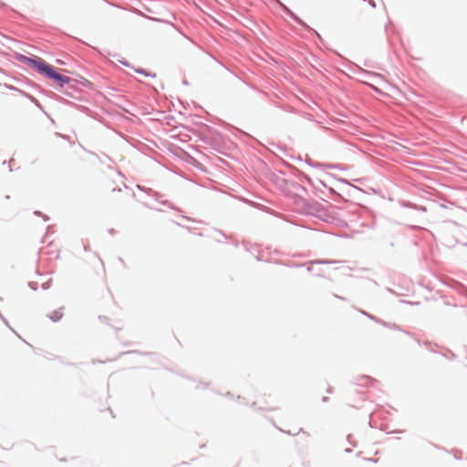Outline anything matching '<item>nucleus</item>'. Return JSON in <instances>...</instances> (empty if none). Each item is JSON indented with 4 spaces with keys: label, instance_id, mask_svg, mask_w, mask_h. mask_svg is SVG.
<instances>
[{
    "label": "nucleus",
    "instance_id": "nucleus-1",
    "mask_svg": "<svg viewBox=\"0 0 467 467\" xmlns=\"http://www.w3.org/2000/svg\"><path fill=\"white\" fill-rule=\"evenodd\" d=\"M39 75L52 80L59 88H64L66 83L69 82V77L63 75L58 68L47 62L45 64Z\"/></svg>",
    "mask_w": 467,
    "mask_h": 467
},
{
    "label": "nucleus",
    "instance_id": "nucleus-2",
    "mask_svg": "<svg viewBox=\"0 0 467 467\" xmlns=\"http://www.w3.org/2000/svg\"><path fill=\"white\" fill-rule=\"evenodd\" d=\"M15 59L22 64L26 65L31 69H34L36 73L40 74L41 70L43 69L45 64L47 63L46 60L43 58L31 55V56H26L24 54L16 53Z\"/></svg>",
    "mask_w": 467,
    "mask_h": 467
},
{
    "label": "nucleus",
    "instance_id": "nucleus-3",
    "mask_svg": "<svg viewBox=\"0 0 467 467\" xmlns=\"http://www.w3.org/2000/svg\"><path fill=\"white\" fill-rule=\"evenodd\" d=\"M281 9L282 11L288 16L291 19H293L296 23H297L299 26L304 27L306 31L313 34L317 38L323 42L322 36L319 35L317 31H316L314 28H312L310 26H308L304 20H302L296 14H295L291 9H289L285 4H283L280 0H277L275 2Z\"/></svg>",
    "mask_w": 467,
    "mask_h": 467
},
{
    "label": "nucleus",
    "instance_id": "nucleus-4",
    "mask_svg": "<svg viewBox=\"0 0 467 467\" xmlns=\"http://www.w3.org/2000/svg\"><path fill=\"white\" fill-rule=\"evenodd\" d=\"M210 144L213 150L222 152L223 150H230L234 144L221 132L213 130Z\"/></svg>",
    "mask_w": 467,
    "mask_h": 467
},
{
    "label": "nucleus",
    "instance_id": "nucleus-5",
    "mask_svg": "<svg viewBox=\"0 0 467 467\" xmlns=\"http://www.w3.org/2000/svg\"><path fill=\"white\" fill-rule=\"evenodd\" d=\"M306 163L309 165L310 167L316 168L321 172H324L326 175H333L332 173L328 172L327 170H337L340 171H348V166L343 164V163H326V162H318L315 161L309 158H306Z\"/></svg>",
    "mask_w": 467,
    "mask_h": 467
},
{
    "label": "nucleus",
    "instance_id": "nucleus-6",
    "mask_svg": "<svg viewBox=\"0 0 467 467\" xmlns=\"http://www.w3.org/2000/svg\"><path fill=\"white\" fill-rule=\"evenodd\" d=\"M306 163L309 165L310 167L316 168L321 172H324L326 175H333L332 173L328 172L327 170H337L340 171H348V166L343 164V163H326V162H318L315 161L309 158H306Z\"/></svg>",
    "mask_w": 467,
    "mask_h": 467
},
{
    "label": "nucleus",
    "instance_id": "nucleus-7",
    "mask_svg": "<svg viewBox=\"0 0 467 467\" xmlns=\"http://www.w3.org/2000/svg\"><path fill=\"white\" fill-rule=\"evenodd\" d=\"M91 85V83L86 79L85 78H80V79L73 78L69 77V82L66 83V86H67L68 88L77 90L78 89L79 86L88 88Z\"/></svg>",
    "mask_w": 467,
    "mask_h": 467
},
{
    "label": "nucleus",
    "instance_id": "nucleus-8",
    "mask_svg": "<svg viewBox=\"0 0 467 467\" xmlns=\"http://www.w3.org/2000/svg\"><path fill=\"white\" fill-rule=\"evenodd\" d=\"M21 94L24 97H26L27 99H29L32 103H34L39 109L44 111V108L42 107V105L39 103V101L34 96H32L31 94H29L26 91H21Z\"/></svg>",
    "mask_w": 467,
    "mask_h": 467
},
{
    "label": "nucleus",
    "instance_id": "nucleus-9",
    "mask_svg": "<svg viewBox=\"0 0 467 467\" xmlns=\"http://www.w3.org/2000/svg\"><path fill=\"white\" fill-rule=\"evenodd\" d=\"M385 30H386L388 38H389L390 33L394 34L396 32V28L394 27L393 23L390 19H389L387 24L385 25Z\"/></svg>",
    "mask_w": 467,
    "mask_h": 467
},
{
    "label": "nucleus",
    "instance_id": "nucleus-10",
    "mask_svg": "<svg viewBox=\"0 0 467 467\" xmlns=\"http://www.w3.org/2000/svg\"><path fill=\"white\" fill-rule=\"evenodd\" d=\"M138 74H140V75H144L146 77H150V78H154L155 77V74L154 73H151V72H148L146 69L144 68H138L135 70Z\"/></svg>",
    "mask_w": 467,
    "mask_h": 467
},
{
    "label": "nucleus",
    "instance_id": "nucleus-11",
    "mask_svg": "<svg viewBox=\"0 0 467 467\" xmlns=\"http://www.w3.org/2000/svg\"><path fill=\"white\" fill-rule=\"evenodd\" d=\"M361 74L364 76H367V77H373V78L379 77V74L367 71V70H362Z\"/></svg>",
    "mask_w": 467,
    "mask_h": 467
},
{
    "label": "nucleus",
    "instance_id": "nucleus-12",
    "mask_svg": "<svg viewBox=\"0 0 467 467\" xmlns=\"http://www.w3.org/2000/svg\"><path fill=\"white\" fill-rule=\"evenodd\" d=\"M6 88H7L8 89H10V90H16V91H18V92H20V93H21V91H22L21 89H19V88H16V87L10 86V85H7V86H6Z\"/></svg>",
    "mask_w": 467,
    "mask_h": 467
},
{
    "label": "nucleus",
    "instance_id": "nucleus-13",
    "mask_svg": "<svg viewBox=\"0 0 467 467\" xmlns=\"http://www.w3.org/2000/svg\"><path fill=\"white\" fill-rule=\"evenodd\" d=\"M367 2L368 3V5L375 8L376 7V2L374 0H367Z\"/></svg>",
    "mask_w": 467,
    "mask_h": 467
},
{
    "label": "nucleus",
    "instance_id": "nucleus-14",
    "mask_svg": "<svg viewBox=\"0 0 467 467\" xmlns=\"http://www.w3.org/2000/svg\"><path fill=\"white\" fill-rule=\"evenodd\" d=\"M119 63H121L125 67H130V64L126 60H119Z\"/></svg>",
    "mask_w": 467,
    "mask_h": 467
},
{
    "label": "nucleus",
    "instance_id": "nucleus-15",
    "mask_svg": "<svg viewBox=\"0 0 467 467\" xmlns=\"http://www.w3.org/2000/svg\"><path fill=\"white\" fill-rule=\"evenodd\" d=\"M427 175L433 176V175H437V173H436V172H430V173H428Z\"/></svg>",
    "mask_w": 467,
    "mask_h": 467
},
{
    "label": "nucleus",
    "instance_id": "nucleus-16",
    "mask_svg": "<svg viewBox=\"0 0 467 467\" xmlns=\"http://www.w3.org/2000/svg\"><path fill=\"white\" fill-rule=\"evenodd\" d=\"M182 83H183L184 85H187V84H188L187 80H185V79L182 81Z\"/></svg>",
    "mask_w": 467,
    "mask_h": 467
},
{
    "label": "nucleus",
    "instance_id": "nucleus-17",
    "mask_svg": "<svg viewBox=\"0 0 467 467\" xmlns=\"http://www.w3.org/2000/svg\"><path fill=\"white\" fill-rule=\"evenodd\" d=\"M298 175L304 176L306 174L304 172H300Z\"/></svg>",
    "mask_w": 467,
    "mask_h": 467
},
{
    "label": "nucleus",
    "instance_id": "nucleus-18",
    "mask_svg": "<svg viewBox=\"0 0 467 467\" xmlns=\"http://www.w3.org/2000/svg\"><path fill=\"white\" fill-rule=\"evenodd\" d=\"M57 63H62V60L57 59Z\"/></svg>",
    "mask_w": 467,
    "mask_h": 467
},
{
    "label": "nucleus",
    "instance_id": "nucleus-19",
    "mask_svg": "<svg viewBox=\"0 0 467 467\" xmlns=\"http://www.w3.org/2000/svg\"><path fill=\"white\" fill-rule=\"evenodd\" d=\"M57 63H62V60L57 59Z\"/></svg>",
    "mask_w": 467,
    "mask_h": 467
},
{
    "label": "nucleus",
    "instance_id": "nucleus-20",
    "mask_svg": "<svg viewBox=\"0 0 467 467\" xmlns=\"http://www.w3.org/2000/svg\"><path fill=\"white\" fill-rule=\"evenodd\" d=\"M118 175H123L119 171H118Z\"/></svg>",
    "mask_w": 467,
    "mask_h": 467
}]
</instances>
